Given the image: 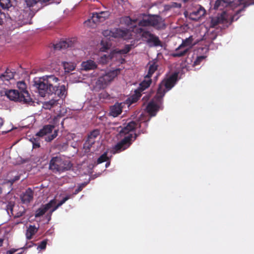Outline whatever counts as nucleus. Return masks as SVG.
<instances>
[{
  "label": "nucleus",
  "instance_id": "nucleus-53",
  "mask_svg": "<svg viewBox=\"0 0 254 254\" xmlns=\"http://www.w3.org/2000/svg\"><path fill=\"white\" fill-rule=\"evenodd\" d=\"M52 215V214H50V212L47 214L46 217L48 218V221L51 220Z\"/></svg>",
  "mask_w": 254,
  "mask_h": 254
},
{
  "label": "nucleus",
  "instance_id": "nucleus-26",
  "mask_svg": "<svg viewBox=\"0 0 254 254\" xmlns=\"http://www.w3.org/2000/svg\"><path fill=\"white\" fill-rule=\"evenodd\" d=\"M14 78L13 72H11L9 69H6L5 72L0 74V80L4 81H8L10 79Z\"/></svg>",
  "mask_w": 254,
  "mask_h": 254
},
{
  "label": "nucleus",
  "instance_id": "nucleus-7",
  "mask_svg": "<svg viewBox=\"0 0 254 254\" xmlns=\"http://www.w3.org/2000/svg\"><path fill=\"white\" fill-rule=\"evenodd\" d=\"M119 71L114 70L105 72L100 76L95 84V88L98 89H103L110 83V82L117 76Z\"/></svg>",
  "mask_w": 254,
  "mask_h": 254
},
{
  "label": "nucleus",
  "instance_id": "nucleus-31",
  "mask_svg": "<svg viewBox=\"0 0 254 254\" xmlns=\"http://www.w3.org/2000/svg\"><path fill=\"white\" fill-rule=\"evenodd\" d=\"M32 142L33 148H39L40 147V139L38 137H32L30 139Z\"/></svg>",
  "mask_w": 254,
  "mask_h": 254
},
{
  "label": "nucleus",
  "instance_id": "nucleus-14",
  "mask_svg": "<svg viewBox=\"0 0 254 254\" xmlns=\"http://www.w3.org/2000/svg\"><path fill=\"white\" fill-rule=\"evenodd\" d=\"M99 133V130L98 129H94L90 132L84 144V148L86 150H90L92 146L95 143V140Z\"/></svg>",
  "mask_w": 254,
  "mask_h": 254
},
{
  "label": "nucleus",
  "instance_id": "nucleus-59",
  "mask_svg": "<svg viewBox=\"0 0 254 254\" xmlns=\"http://www.w3.org/2000/svg\"><path fill=\"white\" fill-rule=\"evenodd\" d=\"M109 96V95L107 94H104V97L105 98H106V97H108Z\"/></svg>",
  "mask_w": 254,
  "mask_h": 254
},
{
  "label": "nucleus",
  "instance_id": "nucleus-23",
  "mask_svg": "<svg viewBox=\"0 0 254 254\" xmlns=\"http://www.w3.org/2000/svg\"><path fill=\"white\" fill-rule=\"evenodd\" d=\"M54 127L55 126L54 125H45L36 134V136L38 137H43L47 135L48 133H51Z\"/></svg>",
  "mask_w": 254,
  "mask_h": 254
},
{
  "label": "nucleus",
  "instance_id": "nucleus-30",
  "mask_svg": "<svg viewBox=\"0 0 254 254\" xmlns=\"http://www.w3.org/2000/svg\"><path fill=\"white\" fill-rule=\"evenodd\" d=\"M63 66L66 72H69L75 69V65L74 63L71 62H63Z\"/></svg>",
  "mask_w": 254,
  "mask_h": 254
},
{
  "label": "nucleus",
  "instance_id": "nucleus-20",
  "mask_svg": "<svg viewBox=\"0 0 254 254\" xmlns=\"http://www.w3.org/2000/svg\"><path fill=\"white\" fill-rule=\"evenodd\" d=\"M159 61L157 59L149 61L148 65L149 66L147 77H151L152 74L157 70L159 66Z\"/></svg>",
  "mask_w": 254,
  "mask_h": 254
},
{
  "label": "nucleus",
  "instance_id": "nucleus-18",
  "mask_svg": "<svg viewBox=\"0 0 254 254\" xmlns=\"http://www.w3.org/2000/svg\"><path fill=\"white\" fill-rule=\"evenodd\" d=\"M34 191L30 188L20 195V199L23 204H29L33 199Z\"/></svg>",
  "mask_w": 254,
  "mask_h": 254
},
{
  "label": "nucleus",
  "instance_id": "nucleus-34",
  "mask_svg": "<svg viewBox=\"0 0 254 254\" xmlns=\"http://www.w3.org/2000/svg\"><path fill=\"white\" fill-rule=\"evenodd\" d=\"M89 183V181L88 182H84L81 184H80L79 185V186L78 187V188L74 190V192L73 193V194H72V195H76L77 194V193H78L80 191H81L82 189L86 186L87 185V184Z\"/></svg>",
  "mask_w": 254,
  "mask_h": 254
},
{
  "label": "nucleus",
  "instance_id": "nucleus-52",
  "mask_svg": "<svg viewBox=\"0 0 254 254\" xmlns=\"http://www.w3.org/2000/svg\"><path fill=\"white\" fill-rule=\"evenodd\" d=\"M50 0H38V2H40L41 3H46L49 2Z\"/></svg>",
  "mask_w": 254,
  "mask_h": 254
},
{
  "label": "nucleus",
  "instance_id": "nucleus-9",
  "mask_svg": "<svg viewBox=\"0 0 254 254\" xmlns=\"http://www.w3.org/2000/svg\"><path fill=\"white\" fill-rule=\"evenodd\" d=\"M136 32L140 33L142 38L146 39L147 43H152L154 46H161V42L158 37L151 34L150 32L145 30L142 28H137Z\"/></svg>",
  "mask_w": 254,
  "mask_h": 254
},
{
  "label": "nucleus",
  "instance_id": "nucleus-17",
  "mask_svg": "<svg viewBox=\"0 0 254 254\" xmlns=\"http://www.w3.org/2000/svg\"><path fill=\"white\" fill-rule=\"evenodd\" d=\"M154 99L157 103H155L154 101H151L149 102L146 107V111L151 116H155L156 115L157 112L160 108V105L162 104V102L161 103H159L156 101L155 98ZM162 100L163 99L162 101Z\"/></svg>",
  "mask_w": 254,
  "mask_h": 254
},
{
  "label": "nucleus",
  "instance_id": "nucleus-35",
  "mask_svg": "<svg viewBox=\"0 0 254 254\" xmlns=\"http://www.w3.org/2000/svg\"><path fill=\"white\" fill-rule=\"evenodd\" d=\"M17 86L20 90L19 93H23V92H28L26 90V85L24 81H20L17 83Z\"/></svg>",
  "mask_w": 254,
  "mask_h": 254
},
{
  "label": "nucleus",
  "instance_id": "nucleus-61",
  "mask_svg": "<svg viewBox=\"0 0 254 254\" xmlns=\"http://www.w3.org/2000/svg\"><path fill=\"white\" fill-rule=\"evenodd\" d=\"M243 1V0H239V2L241 3Z\"/></svg>",
  "mask_w": 254,
  "mask_h": 254
},
{
  "label": "nucleus",
  "instance_id": "nucleus-15",
  "mask_svg": "<svg viewBox=\"0 0 254 254\" xmlns=\"http://www.w3.org/2000/svg\"><path fill=\"white\" fill-rule=\"evenodd\" d=\"M150 26L154 27L157 29H164L166 28V25L162 18L157 15H153L149 16Z\"/></svg>",
  "mask_w": 254,
  "mask_h": 254
},
{
  "label": "nucleus",
  "instance_id": "nucleus-33",
  "mask_svg": "<svg viewBox=\"0 0 254 254\" xmlns=\"http://www.w3.org/2000/svg\"><path fill=\"white\" fill-rule=\"evenodd\" d=\"M108 159L109 158L107 156V153L106 152H105L98 158V159L97 160V163L98 164L102 163L103 162L108 161Z\"/></svg>",
  "mask_w": 254,
  "mask_h": 254
},
{
  "label": "nucleus",
  "instance_id": "nucleus-32",
  "mask_svg": "<svg viewBox=\"0 0 254 254\" xmlns=\"http://www.w3.org/2000/svg\"><path fill=\"white\" fill-rule=\"evenodd\" d=\"M113 56L111 55H104L101 57L100 62L103 64H105L108 63L109 60H111Z\"/></svg>",
  "mask_w": 254,
  "mask_h": 254
},
{
  "label": "nucleus",
  "instance_id": "nucleus-43",
  "mask_svg": "<svg viewBox=\"0 0 254 254\" xmlns=\"http://www.w3.org/2000/svg\"><path fill=\"white\" fill-rule=\"evenodd\" d=\"M28 7H33L35 5L37 1L36 0H24Z\"/></svg>",
  "mask_w": 254,
  "mask_h": 254
},
{
  "label": "nucleus",
  "instance_id": "nucleus-38",
  "mask_svg": "<svg viewBox=\"0 0 254 254\" xmlns=\"http://www.w3.org/2000/svg\"><path fill=\"white\" fill-rule=\"evenodd\" d=\"M58 135V130H55L54 132V133L47 136L45 140L47 142H51L52 140H53L54 138H55Z\"/></svg>",
  "mask_w": 254,
  "mask_h": 254
},
{
  "label": "nucleus",
  "instance_id": "nucleus-21",
  "mask_svg": "<svg viewBox=\"0 0 254 254\" xmlns=\"http://www.w3.org/2000/svg\"><path fill=\"white\" fill-rule=\"evenodd\" d=\"M73 42L69 40H63L54 45V49L55 50H60L62 49H65L67 48H71L73 46Z\"/></svg>",
  "mask_w": 254,
  "mask_h": 254
},
{
  "label": "nucleus",
  "instance_id": "nucleus-22",
  "mask_svg": "<svg viewBox=\"0 0 254 254\" xmlns=\"http://www.w3.org/2000/svg\"><path fill=\"white\" fill-rule=\"evenodd\" d=\"M82 69L85 70H93L97 68V64L93 60H88L81 63Z\"/></svg>",
  "mask_w": 254,
  "mask_h": 254
},
{
  "label": "nucleus",
  "instance_id": "nucleus-1",
  "mask_svg": "<svg viewBox=\"0 0 254 254\" xmlns=\"http://www.w3.org/2000/svg\"><path fill=\"white\" fill-rule=\"evenodd\" d=\"M59 79L54 75H47L34 79V85L38 90L42 97L46 94H55L60 98H65L67 94V87L64 85H60Z\"/></svg>",
  "mask_w": 254,
  "mask_h": 254
},
{
  "label": "nucleus",
  "instance_id": "nucleus-24",
  "mask_svg": "<svg viewBox=\"0 0 254 254\" xmlns=\"http://www.w3.org/2000/svg\"><path fill=\"white\" fill-rule=\"evenodd\" d=\"M122 112V107L121 104L116 103L110 108V115L114 117H117Z\"/></svg>",
  "mask_w": 254,
  "mask_h": 254
},
{
  "label": "nucleus",
  "instance_id": "nucleus-11",
  "mask_svg": "<svg viewBox=\"0 0 254 254\" xmlns=\"http://www.w3.org/2000/svg\"><path fill=\"white\" fill-rule=\"evenodd\" d=\"M131 138V135H126L113 147L112 153L113 154L119 153L127 149L132 143Z\"/></svg>",
  "mask_w": 254,
  "mask_h": 254
},
{
  "label": "nucleus",
  "instance_id": "nucleus-39",
  "mask_svg": "<svg viewBox=\"0 0 254 254\" xmlns=\"http://www.w3.org/2000/svg\"><path fill=\"white\" fill-rule=\"evenodd\" d=\"M124 21L127 25L135 23L137 21L136 19L132 20L129 16L125 17L123 18Z\"/></svg>",
  "mask_w": 254,
  "mask_h": 254
},
{
  "label": "nucleus",
  "instance_id": "nucleus-57",
  "mask_svg": "<svg viewBox=\"0 0 254 254\" xmlns=\"http://www.w3.org/2000/svg\"><path fill=\"white\" fill-rule=\"evenodd\" d=\"M64 203H63L62 201L61 200L58 204L57 205L60 207L61 206V205H62Z\"/></svg>",
  "mask_w": 254,
  "mask_h": 254
},
{
  "label": "nucleus",
  "instance_id": "nucleus-48",
  "mask_svg": "<svg viewBox=\"0 0 254 254\" xmlns=\"http://www.w3.org/2000/svg\"><path fill=\"white\" fill-rule=\"evenodd\" d=\"M254 4V0L251 2H245L244 3V8L247 7L250 5Z\"/></svg>",
  "mask_w": 254,
  "mask_h": 254
},
{
  "label": "nucleus",
  "instance_id": "nucleus-8",
  "mask_svg": "<svg viewBox=\"0 0 254 254\" xmlns=\"http://www.w3.org/2000/svg\"><path fill=\"white\" fill-rule=\"evenodd\" d=\"M206 13L204 8L200 5H197L190 11L184 12V16L192 20L197 21Z\"/></svg>",
  "mask_w": 254,
  "mask_h": 254
},
{
  "label": "nucleus",
  "instance_id": "nucleus-54",
  "mask_svg": "<svg viewBox=\"0 0 254 254\" xmlns=\"http://www.w3.org/2000/svg\"><path fill=\"white\" fill-rule=\"evenodd\" d=\"M208 47H209V46L207 45H206L204 48H201V50H203V49H205L206 51H207L208 50Z\"/></svg>",
  "mask_w": 254,
  "mask_h": 254
},
{
  "label": "nucleus",
  "instance_id": "nucleus-46",
  "mask_svg": "<svg viewBox=\"0 0 254 254\" xmlns=\"http://www.w3.org/2000/svg\"><path fill=\"white\" fill-rule=\"evenodd\" d=\"M72 196V195H66L65 197H64L62 200H61L63 203H64L67 200H68L69 198H71Z\"/></svg>",
  "mask_w": 254,
  "mask_h": 254
},
{
  "label": "nucleus",
  "instance_id": "nucleus-10",
  "mask_svg": "<svg viewBox=\"0 0 254 254\" xmlns=\"http://www.w3.org/2000/svg\"><path fill=\"white\" fill-rule=\"evenodd\" d=\"M104 36L114 38H123L127 39L130 36V31L127 29L113 28L111 30H104L103 32Z\"/></svg>",
  "mask_w": 254,
  "mask_h": 254
},
{
  "label": "nucleus",
  "instance_id": "nucleus-13",
  "mask_svg": "<svg viewBox=\"0 0 254 254\" xmlns=\"http://www.w3.org/2000/svg\"><path fill=\"white\" fill-rule=\"evenodd\" d=\"M152 83L151 77L144 76V79L139 84L138 88L135 91V93L131 97L130 102L131 103L136 102L141 97V92L148 88Z\"/></svg>",
  "mask_w": 254,
  "mask_h": 254
},
{
  "label": "nucleus",
  "instance_id": "nucleus-16",
  "mask_svg": "<svg viewBox=\"0 0 254 254\" xmlns=\"http://www.w3.org/2000/svg\"><path fill=\"white\" fill-rule=\"evenodd\" d=\"M56 200L52 199L48 203L42 206L39 208L35 212V217L36 218L40 217L43 216L49 209L51 208L54 205L56 204Z\"/></svg>",
  "mask_w": 254,
  "mask_h": 254
},
{
  "label": "nucleus",
  "instance_id": "nucleus-28",
  "mask_svg": "<svg viewBox=\"0 0 254 254\" xmlns=\"http://www.w3.org/2000/svg\"><path fill=\"white\" fill-rule=\"evenodd\" d=\"M92 22L95 24H98L100 22H103L101 21V18L98 13H93L92 16L90 19H89L87 21L85 22Z\"/></svg>",
  "mask_w": 254,
  "mask_h": 254
},
{
  "label": "nucleus",
  "instance_id": "nucleus-55",
  "mask_svg": "<svg viewBox=\"0 0 254 254\" xmlns=\"http://www.w3.org/2000/svg\"><path fill=\"white\" fill-rule=\"evenodd\" d=\"M3 242V239H0V247H1L2 246Z\"/></svg>",
  "mask_w": 254,
  "mask_h": 254
},
{
  "label": "nucleus",
  "instance_id": "nucleus-50",
  "mask_svg": "<svg viewBox=\"0 0 254 254\" xmlns=\"http://www.w3.org/2000/svg\"><path fill=\"white\" fill-rule=\"evenodd\" d=\"M59 206L57 204L56 206H55L50 211V214H52L53 212H54L55 210H56Z\"/></svg>",
  "mask_w": 254,
  "mask_h": 254
},
{
  "label": "nucleus",
  "instance_id": "nucleus-42",
  "mask_svg": "<svg viewBox=\"0 0 254 254\" xmlns=\"http://www.w3.org/2000/svg\"><path fill=\"white\" fill-rule=\"evenodd\" d=\"M47 242H48L47 239H45V240L42 241L38 245L37 249H40V250H45L46 248Z\"/></svg>",
  "mask_w": 254,
  "mask_h": 254
},
{
  "label": "nucleus",
  "instance_id": "nucleus-27",
  "mask_svg": "<svg viewBox=\"0 0 254 254\" xmlns=\"http://www.w3.org/2000/svg\"><path fill=\"white\" fill-rule=\"evenodd\" d=\"M38 228L34 225H30L26 232V237L28 240H31L32 237L37 232Z\"/></svg>",
  "mask_w": 254,
  "mask_h": 254
},
{
  "label": "nucleus",
  "instance_id": "nucleus-25",
  "mask_svg": "<svg viewBox=\"0 0 254 254\" xmlns=\"http://www.w3.org/2000/svg\"><path fill=\"white\" fill-rule=\"evenodd\" d=\"M59 99L53 98L48 101L44 102L43 103V107L45 109L50 110L59 104Z\"/></svg>",
  "mask_w": 254,
  "mask_h": 254
},
{
  "label": "nucleus",
  "instance_id": "nucleus-45",
  "mask_svg": "<svg viewBox=\"0 0 254 254\" xmlns=\"http://www.w3.org/2000/svg\"><path fill=\"white\" fill-rule=\"evenodd\" d=\"M20 179V176L17 175L15 176L13 179H11L8 181V182L11 184H13L15 182L19 180Z\"/></svg>",
  "mask_w": 254,
  "mask_h": 254
},
{
  "label": "nucleus",
  "instance_id": "nucleus-44",
  "mask_svg": "<svg viewBox=\"0 0 254 254\" xmlns=\"http://www.w3.org/2000/svg\"><path fill=\"white\" fill-rule=\"evenodd\" d=\"M3 17H5V14L0 9V26L2 25L3 23Z\"/></svg>",
  "mask_w": 254,
  "mask_h": 254
},
{
  "label": "nucleus",
  "instance_id": "nucleus-12",
  "mask_svg": "<svg viewBox=\"0 0 254 254\" xmlns=\"http://www.w3.org/2000/svg\"><path fill=\"white\" fill-rule=\"evenodd\" d=\"M193 40L192 36L183 40L182 44L176 49L175 53L172 54V56L173 57H182L185 56L189 50V48H185L191 46Z\"/></svg>",
  "mask_w": 254,
  "mask_h": 254
},
{
  "label": "nucleus",
  "instance_id": "nucleus-49",
  "mask_svg": "<svg viewBox=\"0 0 254 254\" xmlns=\"http://www.w3.org/2000/svg\"><path fill=\"white\" fill-rule=\"evenodd\" d=\"M13 206H14V204H12L11 202H10L7 205V209L10 210L11 211H12L13 210Z\"/></svg>",
  "mask_w": 254,
  "mask_h": 254
},
{
  "label": "nucleus",
  "instance_id": "nucleus-3",
  "mask_svg": "<svg viewBox=\"0 0 254 254\" xmlns=\"http://www.w3.org/2000/svg\"><path fill=\"white\" fill-rule=\"evenodd\" d=\"M179 73L175 72L165 78L159 84L155 98L159 103H161L162 100L166 93L171 90L176 84Z\"/></svg>",
  "mask_w": 254,
  "mask_h": 254
},
{
  "label": "nucleus",
  "instance_id": "nucleus-4",
  "mask_svg": "<svg viewBox=\"0 0 254 254\" xmlns=\"http://www.w3.org/2000/svg\"><path fill=\"white\" fill-rule=\"evenodd\" d=\"M72 164L68 160L64 159L60 156L53 157L49 163V168L53 173H61L69 170Z\"/></svg>",
  "mask_w": 254,
  "mask_h": 254
},
{
  "label": "nucleus",
  "instance_id": "nucleus-36",
  "mask_svg": "<svg viewBox=\"0 0 254 254\" xmlns=\"http://www.w3.org/2000/svg\"><path fill=\"white\" fill-rule=\"evenodd\" d=\"M131 47V45H126L124 49L119 50L117 53L121 54H126L130 51Z\"/></svg>",
  "mask_w": 254,
  "mask_h": 254
},
{
  "label": "nucleus",
  "instance_id": "nucleus-40",
  "mask_svg": "<svg viewBox=\"0 0 254 254\" xmlns=\"http://www.w3.org/2000/svg\"><path fill=\"white\" fill-rule=\"evenodd\" d=\"M98 13L101 17V21L103 22L109 16V13L108 11H102Z\"/></svg>",
  "mask_w": 254,
  "mask_h": 254
},
{
  "label": "nucleus",
  "instance_id": "nucleus-47",
  "mask_svg": "<svg viewBox=\"0 0 254 254\" xmlns=\"http://www.w3.org/2000/svg\"><path fill=\"white\" fill-rule=\"evenodd\" d=\"M18 249H11L10 250L6 252V254H13L17 252Z\"/></svg>",
  "mask_w": 254,
  "mask_h": 254
},
{
  "label": "nucleus",
  "instance_id": "nucleus-37",
  "mask_svg": "<svg viewBox=\"0 0 254 254\" xmlns=\"http://www.w3.org/2000/svg\"><path fill=\"white\" fill-rule=\"evenodd\" d=\"M138 25L140 26H150V17L147 19H143L138 22Z\"/></svg>",
  "mask_w": 254,
  "mask_h": 254
},
{
  "label": "nucleus",
  "instance_id": "nucleus-5",
  "mask_svg": "<svg viewBox=\"0 0 254 254\" xmlns=\"http://www.w3.org/2000/svg\"><path fill=\"white\" fill-rule=\"evenodd\" d=\"M243 10L242 9L238 10L235 14L230 17V19H229L226 12H223L220 16L212 18L210 23V27L216 28L218 25L222 24L224 28L228 27L234 21L238 20L239 18L238 15Z\"/></svg>",
  "mask_w": 254,
  "mask_h": 254
},
{
  "label": "nucleus",
  "instance_id": "nucleus-41",
  "mask_svg": "<svg viewBox=\"0 0 254 254\" xmlns=\"http://www.w3.org/2000/svg\"><path fill=\"white\" fill-rule=\"evenodd\" d=\"M206 58L205 56H201L197 57L196 59L194 61L193 63L194 65H199L200 63Z\"/></svg>",
  "mask_w": 254,
  "mask_h": 254
},
{
  "label": "nucleus",
  "instance_id": "nucleus-19",
  "mask_svg": "<svg viewBox=\"0 0 254 254\" xmlns=\"http://www.w3.org/2000/svg\"><path fill=\"white\" fill-rule=\"evenodd\" d=\"M233 2L230 0H216L214 5V9L223 10L228 6L232 7L233 6Z\"/></svg>",
  "mask_w": 254,
  "mask_h": 254
},
{
  "label": "nucleus",
  "instance_id": "nucleus-6",
  "mask_svg": "<svg viewBox=\"0 0 254 254\" xmlns=\"http://www.w3.org/2000/svg\"><path fill=\"white\" fill-rule=\"evenodd\" d=\"M5 94L10 100L23 102L28 104H31L33 103L32 99L30 97L28 92L19 93L18 91L16 90H9L5 92Z\"/></svg>",
  "mask_w": 254,
  "mask_h": 254
},
{
  "label": "nucleus",
  "instance_id": "nucleus-29",
  "mask_svg": "<svg viewBox=\"0 0 254 254\" xmlns=\"http://www.w3.org/2000/svg\"><path fill=\"white\" fill-rule=\"evenodd\" d=\"M12 6L10 0H0V7L3 10H8Z\"/></svg>",
  "mask_w": 254,
  "mask_h": 254
},
{
  "label": "nucleus",
  "instance_id": "nucleus-56",
  "mask_svg": "<svg viewBox=\"0 0 254 254\" xmlns=\"http://www.w3.org/2000/svg\"><path fill=\"white\" fill-rule=\"evenodd\" d=\"M104 94H107V93H106L105 92H104L103 93H101V94H100V96H101V97H103V98H105V97H104Z\"/></svg>",
  "mask_w": 254,
  "mask_h": 254
},
{
  "label": "nucleus",
  "instance_id": "nucleus-58",
  "mask_svg": "<svg viewBox=\"0 0 254 254\" xmlns=\"http://www.w3.org/2000/svg\"><path fill=\"white\" fill-rule=\"evenodd\" d=\"M110 165V162H108L106 163V167L107 168L109 165Z\"/></svg>",
  "mask_w": 254,
  "mask_h": 254
},
{
  "label": "nucleus",
  "instance_id": "nucleus-60",
  "mask_svg": "<svg viewBox=\"0 0 254 254\" xmlns=\"http://www.w3.org/2000/svg\"><path fill=\"white\" fill-rule=\"evenodd\" d=\"M22 216V214H21L20 215H17L16 217H20V216Z\"/></svg>",
  "mask_w": 254,
  "mask_h": 254
},
{
  "label": "nucleus",
  "instance_id": "nucleus-2",
  "mask_svg": "<svg viewBox=\"0 0 254 254\" xmlns=\"http://www.w3.org/2000/svg\"><path fill=\"white\" fill-rule=\"evenodd\" d=\"M149 120L150 119L146 121H143L142 119L139 118L138 120L130 121L121 128L119 133L121 135H131L133 142L141 134H145L147 132V128Z\"/></svg>",
  "mask_w": 254,
  "mask_h": 254
},
{
  "label": "nucleus",
  "instance_id": "nucleus-51",
  "mask_svg": "<svg viewBox=\"0 0 254 254\" xmlns=\"http://www.w3.org/2000/svg\"><path fill=\"white\" fill-rule=\"evenodd\" d=\"M34 245H35V244L33 243H31V245H29V246H27L26 245V246H24L23 248H20V249H27V248H31ZM18 249L19 250V249Z\"/></svg>",
  "mask_w": 254,
  "mask_h": 254
}]
</instances>
